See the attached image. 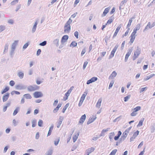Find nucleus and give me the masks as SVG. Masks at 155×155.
<instances>
[{"label": "nucleus", "mask_w": 155, "mask_h": 155, "mask_svg": "<svg viewBox=\"0 0 155 155\" xmlns=\"http://www.w3.org/2000/svg\"><path fill=\"white\" fill-rule=\"evenodd\" d=\"M128 133L126 131H125L122 134V135L120 137V141H123L126 139L127 137V136Z\"/></svg>", "instance_id": "nucleus-11"}, {"label": "nucleus", "mask_w": 155, "mask_h": 155, "mask_svg": "<svg viewBox=\"0 0 155 155\" xmlns=\"http://www.w3.org/2000/svg\"><path fill=\"white\" fill-rule=\"evenodd\" d=\"M18 40H15L11 45L9 51L10 55L13 56L14 55L16 47L18 45Z\"/></svg>", "instance_id": "nucleus-1"}, {"label": "nucleus", "mask_w": 155, "mask_h": 155, "mask_svg": "<svg viewBox=\"0 0 155 155\" xmlns=\"http://www.w3.org/2000/svg\"><path fill=\"white\" fill-rule=\"evenodd\" d=\"M26 86L22 84L16 85L15 87L16 89L19 90L25 89L26 88Z\"/></svg>", "instance_id": "nucleus-5"}, {"label": "nucleus", "mask_w": 155, "mask_h": 155, "mask_svg": "<svg viewBox=\"0 0 155 155\" xmlns=\"http://www.w3.org/2000/svg\"><path fill=\"white\" fill-rule=\"evenodd\" d=\"M86 118V116L85 114L83 115L80 118V120L79 122V123L82 124L85 120Z\"/></svg>", "instance_id": "nucleus-17"}, {"label": "nucleus", "mask_w": 155, "mask_h": 155, "mask_svg": "<svg viewBox=\"0 0 155 155\" xmlns=\"http://www.w3.org/2000/svg\"><path fill=\"white\" fill-rule=\"evenodd\" d=\"M60 139L58 138L56 139L55 140L54 142V143L55 145L57 146L60 141Z\"/></svg>", "instance_id": "nucleus-39"}, {"label": "nucleus", "mask_w": 155, "mask_h": 155, "mask_svg": "<svg viewBox=\"0 0 155 155\" xmlns=\"http://www.w3.org/2000/svg\"><path fill=\"white\" fill-rule=\"evenodd\" d=\"M117 151V149H114L109 154V155H115Z\"/></svg>", "instance_id": "nucleus-41"}, {"label": "nucleus", "mask_w": 155, "mask_h": 155, "mask_svg": "<svg viewBox=\"0 0 155 155\" xmlns=\"http://www.w3.org/2000/svg\"><path fill=\"white\" fill-rule=\"evenodd\" d=\"M9 94L8 93H7L4 94L2 97V100L3 102H5L6 101L9 97Z\"/></svg>", "instance_id": "nucleus-14"}, {"label": "nucleus", "mask_w": 155, "mask_h": 155, "mask_svg": "<svg viewBox=\"0 0 155 155\" xmlns=\"http://www.w3.org/2000/svg\"><path fill=\"white\" fill-rule=\"evenodd\" d=\"M122 134V133L120 131H118L117 136H115L114 137V139L115 140H117L119 138V137Z\"/></svg>", "instance_id": "nucleus-25"}, {"label": "nucleus", "mask_w": 155, "mask_h": 155, "mask_svg": "<svg viewBox=\"0 0 155 155\" xmlns=\"http://www.w3.org/2000/svg\"><path fill=\"white\" fill-rule=\"evenodd\" d=\"M144 120V118H142L141 120H140L138 123V124L137 125V127H138L140 126H141L143 125V123Z\"/></svg>", "instance_id": "nucleus-36"}, {"label": "nucleus", "mask_w": 155, "mask_h": 155, "mask_svg": "<svg viewBox=\"0 0 155 155\" xmlns=\"http://www.w3.org/2000/svg\"><path fill=\"white\" fill-rule=\"evenodd\" d=\"M135 18H136L135 16L134 15L131 18H130L129 19L128 24L127 25V28H128L130 27V26L131 25L133 19H135Z\"/></svg>", "instance_id": "nucleus-16"}, {"label": "nucleus", "mask_w": 155, "mask_h": 155, "mask_svg": "<svg viewBox=\"0 0 155 155\" xmlns=\"http://www.w3.org/2000/svg\"><path fill=\"white\" fill-rule=\"evenodd\" d=\"M114 135L115 134L114 132H113L109 134V138L110 139V141H111V140L112 139Z\"/></svg>", "instance_id": "nucleus-34"}, {"label": "nucleus", "mask_w": 155, "mask_h": 155, "mask_svg": "<svg viewBox=\"0 0 155 155\" xmlns=\"http://www.w3.org/2000/svg\"><path fill=\"white\" fill-rule=\"evenodd\" d=\"M127 2V1L126 0H124L121 2L120 3V5L122 6H123L124 7V4L126 3Z\"/></svg>", "instance_id": "nucleus-46"}, {"label": "nucleus", "mask_w": 155, "mask_h": 155, "mask_svg": "<svg viewBox=\"0 0 155 155\" xmlns=\"http://www.w3.org/2000/svg\"><path fill=\"white\" fill-rule=\"evenodd\" d=\"M139 133V131L138 130H137L136 132L134 133L133 135V136L136 138L138 135Z\"/></svg>", "instance_id": "nucleus-49"}, {"label": "nucleus", "mask_w": 155, "mask_h": 155, "mask_svg": "<svg viewBox=\"0 0 155 155\" xmlns=\"http://www.w3.org/2000/svg\"><path fill=\"white\" fill-rule=\"evenodd\" d=\"M54 127V125L53 124H52L51 126L50 127L49 131L48 132V134H47V136H50L51 133V132H52V130L53 129Z\"/></svg>", "instance_id": "nucleus-29"}, {"label": "nucleus", "mask_w": 155, "mask_h": 155, "mask_svg": "<svg viewBox=\"0 0 155 155\" xmlns=\"http://www.w3.org/2000/svg\"><path fill=\"white\" fill-rule=\"evenodd\" d=\"M29 44L28 43H26L23 47V49H25L28 46Z\"/></svg>", "instance_id": "nucleus-53"}, {"label": "nucleus", "mask_w": 155, "mask_h": 155, "mask_svg": "<svg viewBox=\"0 0 155 155\" xmlns=\"http://www.w3.org/2000/svg\"><path fill=\"white\" fill-rule=\"evenodd\" d=\"M33 95L34 97L36 98L41 97L43 96L41 92L39 91L35 92L33 94Z\"/></svg>", "instance_id": "nucleus-7"}, {"label": "nucleus", "mask_w": 155, "mask_h": 155, "mask_svg": "<svg viewBox=\"0 0 155 155\" xmlns=\"http://www.w3.org/2000/svg\"><path fill=\"white\" fill-rule=\"evenodd\" d=\"M9 90V87H6L3 90L1 91V93L3 94L7 91Z\"/></svg>", "instance_id": "nucleus-35"}, {"label": "nucleus", "mask_w": 155, "mask_h": 155, "mask_svg": "<svg viewBox=\"0 0 155 155\" xmlns=\"http://www.w3.org/2000/svg\"><path fill=\"white\" fill-rule=\"evenodd\" d=\"M102 101V99L101 98L99 99L98 102H97L96 105V107H97L99 108L101 105V104Z\"/></svg>", "instance_id": "nucleus-28"}, {"label": "nucleus", "mask_w": 155, "mask_h": 155, "mask_svg": "<svg viewBox=\"0 0 155 155\" xmlns=\"http://www.w3.org/2000/svg\"><path fill=\"white\" fill-rule=\"evenodd\" d=\"M21 6V5H18L16 7V8L15 9V11L17 12L18 11V10H19L20 9Z\"/></svg>", "instance_id": "nucleus-57"}, {"label": "nucleus", "mask_w": 155, "mask_h": 155, "mask_svg": "<svg viewBox=\"0 0 155 155\" xmlns=\"http://www.w3.org/2000/svg\"><path fill=\"white\" fill-rule=\"evenodd\" d=\"M68 98V91L65 93V95L64 97L63 100L64 101L67 100Z\"/></svg>", "instance_id": "nucleus-50"}, {"label": "nucleus", "mask_w": 155, "mask_h": 155, "mask_svg": "<svg viewBox=\"0 0 155 155\" xmlns=\"http://www.w3.org/2000/svg\"><path fill=\"white\" fill-rule=\"evenodd\" d=\"M150 22H149L148 23L147 25L146 26L145 29L143 30L144 32L145 31H146L147 29H148L149 28H150Z\"/></svg>", "instance_id": "nucleus-37"}, {"label": "nucleus", "mask_w": 155, "mask_h": 155, "mask_svg": "<svg viewBox=\"0 0 155 155\" xmlns=\"http://www.w3.org/2000/svg\"><path fill=\"white\" fill-rule=\"evenodd\" d=\"M96 116H93L92 117H90L87 122V124L88 125L93 122L96 119Z\"/></svg>", "instance_id": "nucleus-12"}, {"label": "nucleus", "mask_w": 155, "mask_h": 155, "mask_svg": "<svg viewBox=\"0 0 155 155\" xmlns=\"http://www.w3.org/2000/svg\"><path fill=\"white\" fill-rule=\"evenodd\" d=\"M94 150L93 147H91L86 150V152L87 153V155H89L91 152H93Z\"/></svg>", "instance_id": "nucleus-20"}, {"label": "nucleus", "mask_w": 155, "mask_h": 155, "mask_svg": "<svg viewBox=\"0 0 155 155\" xmlns=\"http://www.w3.org/2000/svg\"><path fill=\"white\" fill-rule=\"evenodd\" d=\"M97 79V78L96 77H94L88 80L87 82V84H90L96 81Z\"/></svg>", "instance_id": "nucleus-10"}, {"label": "nucleus", "mask_w": 155, "mask_h": 155, "mask_svg": "<svg viewBox=\"0 0 155 155\" xmlns=\"http://www.w3.org/2000/svg\"><path fill=\"white\" fill-rule=\"evenodd\" d=\"M54 44L57 47L59 46V40L58 39H54L53 42Z\"/></svg>", "instance_id": "nucleus-22"}, {"label": "nucleus", "mask_w": 155, "mask_h": 155, "mask_svg": "<svg viewBox=\"0 0 155 155\" xmlns=\"http://www.w3.org/2000/svg\"><path fill=\"white\" fill-rule=\"evenodd\" d=\"M140 27V24H138L135 28H135V29H136L137 31L139 30Z\"/></svg>", "instance_id": "nucleus-52"}, {"label": "nucleus", "mask_w": 155, "mask_h": 155, "mask_svg": "<svg viewBox=\"0 0 155 155\" xmlns=\"http://www.w3.org/2000/svg\"><path fill=\"white\" fill-rule=\"evenodd\" d=\"M130 95H128L127 96L125 97L124 98V101L125 102L127 101L128 100L130 99Z\"/></svg>", "instance_id": "nucleus-48"}, {"label": "nucleus", "mask_w": 155, "mask_h": 155, "mask_svg": "<svg viewBox=\"0 0 155 155\" xmlns=\"http://www.w3.org/2000/svg\"><path fill=\"white\" fill-rule=\"evenodd\" d=\"M137 113H136V112L135 111H133V112L131 113L130 115L132 116H135L137 114Z\"/></svg>", "instance_id": "nucleus-63"}, {"label": "nucleus", "mask_w": 155, "mask_h": 155, "mask_svg": "<svg viewBox=\"0 0 155 155\" xmlns=\"http://www.w3.org/2000/svg\"><path fill=\"white\" fill-rule=\"evenodd\" d=\"M18 0H15L13 1L12 2H11V4L12 5H15V4H16L17 3H18Z\"/></svg>", "instance_id": "nucleus-43"}, {"label": "nucleus", "mask_w": 155, "mask_h": 155, "mask_svg": "<svg viewBox=\"0 0 155 155\" xmlns=\"http://www.w3.org/2000/svg\"><path fill=\"white\" fill-rule=\"evenodd\" d=\"M38 89V86L36 85L30 86L27 87L28 91H32Z\"/></svg>", "instance_id": "nucleus-6"}, {"label": "nucleus", "mask_w": 155, "mask_h": 155, "mask_svg": "<svg viewBox=\"0 0 155 155\" xmlns=\"http://www.w3.org/2000/svg\"><path fill=\"white\" fill-rule=\"evenodd\" d=\"M58 100H55L54 101V102L53 104V106H56L57 105V104H58Z\"/></svg>", "instance_id": "nucleus-64"}, {"label": "nucleus", "mask_w": 155, "mask_h": 155, "mask_svg": "<svg viewBox=\"0 0 155 155\" xmlns=\"http://www.w3.org/2000/svg\"><path fill=\"white\" fill-rule=\"evenodd\" d=\"M141 49L138 47H137V49L135 51L133 57V60H135L140 55L141 53Z\"/></svg>", "instance_id": "nucleus-2"}, {"label": "nucleus", "mask_w": 155, "mask_h": 155, "mask_svg": "<svg viewBox=\"0 0 155 155\" xmlns=\"http://www.w3.org/2000/svg\"><path fill=\"white\" fill-rule=\"evenodd\" d=\"M47 43V41H44L41 43L39 45L41 46H44L46 45Z\"/></svg>", "instance_id": "nucleus-51"}, {"label": "nucleus", "mask_w": 155, "mask_h": 155, "mask_svg": "<svg viewBox=\"0 0 155 155\" xmlns=\"http://www.w3.org/2000/svg\"><path fill=\"white\" fill-rule=\"evenodd\" d=\"M77 43H76L75 41H74L71 43L70 45V46L71 47L72 46L73 47H75L77 45Z\"/></svg>", "instance_id": "nucleus-38"}, {"label": "nucleus", "mask_w": 155, "mask_h": 155, "mask_svg": "<svg viewBox=\"0 0 155 155\" xmlns=\"http://www.w3.org/2000/svg\"><path fill=\"white\" fill-rule=\"evenodd\" d=\"M113 15L111 17V18H113ZM113 21V19H112L111 18H110L107 21L106 24H110V23H111Z\"/></svg>", "instance_id": "nucleus-47"}, {"label": "nucleus", "mask_w": 155, "mask_h": 155, "mask_svg": "<svg viewBox=\"0 0 155 155\" xmlns=\"http://www.w3.org/2000/svg\"><path fill=\"white\" fill-rule=\"evenodd\" d=\"M39 21V20L37 19L35 21V23L34 24V25H33V27L32 30V33H34L36 29L37 28V25L38 23V22Z\"/></svg>", "instance_id": "nucleus-9"}, {"label": "nucleus", "mask_w": 155, "mask_h": 155, "mask_svg": "<svg viewBox=\"0 0 155 155\" xmlns=\"http://www.w3.org/2000/svg\"><path fill=\"white\" fill-rule=\"evenodd\" d=\"M24 97L27 99H31V96L30 94H25L23 95Z\"/></svg>", "instance_id": "nucleus-31"}, {"label": "nucleus", "mask_w": 155, "mask_h": 155, "mask_svg": "<svg viewBox=\"0 0 155 155\" xmlns=\"http://www.w3.org/2000/svg\"><path fill=\"white\" fill-rule=\"evenodd\" d=\"M20 107H16L15 109V110H14V111L13 112V116L15 115L18 113V112L20 110Z\"/></svg>", "instance_id": "nucleus-23"}, {"label": "nucleus", "mask_w": 155, "mask_h": 155, "mask_svg": "<svg viewBox=\"0 0 155 155\" xmlns=\"http://www.w3.org/2000/svg\"><path fill=\"white\" fill-rule=\"evenodd\" d=\"M57 1V0H52L51 3L48 4V6L49 7L50 5H52Z\"/></svg>", "instance_id": "nucleus-61"}, {"label": "nucleus", "mask_w": 155, "mask_h": 155, "mask_svg": "<svg viewBox=\"0 0 155 155\" xmlns=\"http://www.w3.org/2000/svg\"><path fill=\"white\" fill-rule=\"evenodd\" d=\"M15 84V82L13 81H11L9 82V85L11 86H13Z\"/></svg>", "instance_id": "nucleus-56"}, {"label": "nucleus", "mask_w": 155, "mask_h": 155, "mask_svg": "<svg viewBox=\"0 0 155 155\" xmlns=\"http://www.w3.org/2000/svg\"><path fill=\"white\" fill-rule=\"evenodd\" d=\"M88 63L87 61H86L84 63L83 68V69L84 70L85 68L87 66Z\"/></svg>", "instance_id": "nucleus-54"}, {"label": "nucleus", "mask_w": 155, "mask_h": 155, "mask_svg": "<svg viewBox=\"0 0 155 155\" xmlns=\"http://www.w3.org/2000/svg\"><path fill=\"white\" fill-rule=\"evenodd\" d=\"M9 45V43L8 42H7L5 44L4 46V49L3 51V53L4 54L7 52Z\"/></svg>", "instance_id": "nucleus-18"}, {"label": "nucleus", "mask_w": 155, "mask_h": 155, "mask_svg": "<svg viewBox=\"0 0 155 155\" xmlns=\"http://www.w3.org/2000/svg\"><path fill=\"white\" fill-rule=\"evenodd\" d=\"M79 131H78L75 133V134H74L73 137V139L74 142H75L77 140L78 136L79 134Z\"/></svg>", "instance_id": "nucleus-8"}, {"label": "nucleus", "mask_w": 155, "mask_h": 155, "mask_svg": "<svg viewBox=\"0 0 155 155\" xmlns=\"http://www.w3.org/2000/svg\"><path fill=\"white\" fill-rule=\"evenodd\" d=\"M36 122H37V120L35 119H34L32 120L31 121V123H32V127H34L35 126Z\"/></svg>", "instance_id": "nucleus-32"}, {"label": "nucleus", "mask_w": 155, "mask_h": 155, "mask_svg": "<svg viewBox=\"0 0 155 155\" xmlns=\"http://www.w3.org/2000/svg\"><path fill=\"white\" fill-rule=\"evenodd\" d=\"M147 87H143L140 89V92L141 93L143 91H144L145 90H146L147 89Z\"/></svg>", "instance_id": "nucleus-60"}, {"label": "nucleus", "mask_w": 155, "mask_h": 155, "mask_svg": "<svg viewBox=\"0 0 155 155\" xmlns=\"http://www.w3.org/2000/svg\"><path fill=\"white\" fill-rule=\"evenodd\" d=\"M18 75L19 78L21 79L23 78L24 73L22 71H19L18 72Z\"/></svg>", "instance_id": "nucleus-27"}, {"label": "nucleus", "mask_w": 155, "mask_h": 155, "mask_svg": "<svg viewBox=\"0 0 155 155\" xmlns=\"http://www.w3.org/2000/svg\"><path fill=\"white\" fill-rule=\"evenodd\" d=\"M61 124H62V121L61 120L59 121L57 125V127H58V128L59 127H60Z\"/></svg>", "instance_id": "nucleus-59"}, {"label": "nucleus", "mask_w": 155, "mask_h": 155, "mask_svg": "<svg viewBox=\"0 0 155 155\" xmlns=\"http://www.w3.org/2000/svg\"><path fill=\"white\" fill-rule=\"evenodd\" d=\"M53 153V150L50 149L46 151L45 155H52Z\"/></svg>", "instance_id": "nucleus-21"}, {"label": "nucleus", "mask_w": 155, "mask_h": 155, "mask_svg": "<svg viewBox=\"0 0 155 155\" xmlns=\"http://www.w3.org/2000/svg\"><path fill=\"white\" fill-rule=\"evenodd\" d=\"M110 8L109 7H108L106 8L104 10L103 14L101 16L102 17H104L105 16L106 14L108 12Z\"/></svg>", "instance_id": "nucleus-19"}, {"label": "nucleus", "mask_w": 155, "mask_h": 155, "mask_svg": "<svg viewBox=\"0 0 155 155\" xmlns=\"http://www.w3.org/2000/svg\"><path fill=\"white\" fill-rule=\"evenodd\" d=\"M131 37V38L130 40V43H131V44H132L134 41L135 37L134 36H133V37Z\"/></svg>", "instance_id": "nucleus-55"}, {"label": "nucleus", "mask_w": 155, "mask_h": 155, "mask_svg": "<svg viewBox=\"0 0 155 155\" xmlns=\"http://www.w3.org/2000/svg\"><path fill=\"white\" fill-rule=\"evenodd\" d=\"M61 104H59L56 108L53 110V112L54 113L57 112L59 110V108L61 107Z\"/></svg>", "instance_id": "nucleus-26"}, {"label": "nucleus", "mask_w": 155, "mask_h": 155, "mask_svg": "<svg viewBox=\"0 0 155 155\" xmlns=\"http://www.w3.org/2000/svg\"><path fill=\"white\" fill-rule=\"evenodd\" d=\"M117 75V73L115 71H114L112 72V73L110 75L109 78L113 79Z\"/></svg>", "instance_id": "nucleus-24"}, {"label": "nucleus", "mask_w": 155, "mask_h": 155, "mask_svg": "<svg viewBox=\"0 0 155 155\" xmlns=\"http://www.w3.org/2000/svg\"><path fill=\"white\" fill-rule=\"evenodd\" d=\"M87 94V93L86 92H84V94L82 95V96L81 98V100L84 101L85 98Z\"/></svg>", "instance_id": "nucleus-30"}, {"label": "nucleus", "mask_w": 155, "mask_h": 155, "mask_svg": "<svg viewBox=\"0 0 155 155\" xmlns=\"http://www.w3.org/2000/svg\"><path fill=\"white\" fill-rule=\"evenodd\" d=\"M68 107V104H67L65 107L63 108L62 112L63 113H64L65 112V110H66V109L67 108V107Z\"/></svg>", "instance_id": "nucleus-58"}, {"label": "nucleus", "mask_w": 155, "mask_h": 155, "mask_svg": "<svg viewBox=\"0 0 155 155\" xmlns=\"http://www.w3.org/2000/svg\"><path fill=\"white\" fill-rule=\"evenodd\" d=\"M6 29V26L4 25H0V33Z\"/></svg>", "instance_id": "nucleus-33"}, {"label": "nucleus", "mask_w": 155, "mask_h": 155, "mask_svg": "<svg viewBox=\"0 0 155 155\" xmlns=\"http://www.w3.org/2000/svg\"><path fill=\"white\" fill-rule=\"evenodd\" d=\"M118 47V45L117 44L115 46L113 50L111 52L109 56V59H110L114 56V53L116 51V50H117Z\"/></svg>", "instance_id": "nucleus-4"}, {"label": "nucleus", "mask_w": 155, "mask_h": 155, "mask_svg": "<svg viewBox=\"0 0 155 155\" xmlns=\"http://www.w3.org/2000/svg\"><path fill=\"white\" fill-rule=\"evenodd\" d=\"M132 49H129L128 50V52H127V54L126 55L125 59V61L127 62V61L128 58L130 56V55L132 51Z\"/></svg>", "instance_id": "nucleus-13"}, {"label": "nucleus", "mask_w": 155, "mask_h": 155, "mask_svg": "<svg viewBox=\"0 0 155 155\" xmlns=\"http://www.w3.org/2000/svg\"><path fill=\"white\" fill-rule=\"evenodd\" d=\"M141 109V107L140 106H137L136 107L134 108V111L135 112H137L139 110H140Z\"/></svg>", "instance_id": "nucleus-45"}, {"label": "nucleus", "mask_w": 155, "mask_h": 155, "mask_svg": "<svg viewBox=\"0 0 155 155\" xmlns=\"http://www.w3.org/2000/svg\"><path fill=\"white\" fill-rule=\"evenodd\" d=\"M43 124V121L41 120H39L38 122V124L39 127L42 126V124Z\"/></svg>", "instance_id": "nucleus-42"}, {"label": "nucleus", "mask_w": 155, "mask_h": 155, "mask_svg": "<svg viewBox=\"0 0 155 155\" xmlns=\"http://www.w3.org/2000/svg\"><path fill=\"white\" fill-rule=\"evenodd\" d=\"M64 31L65 32H66L68 31V21L66 23L64 27Z\"/></svg>", "instance_id": "nucleus-40"}, {"label": "nucleus", "mask_w": 155, "mask_h": 155, "mask_svg": "<svg viewBox=\"0 0 155 155\" xmlns=\"http://www.w3.org/2000/svg\"><path fill=\"white\" fill-rule=\"evenodd\" d=\"M121 27V25H120L119 26H118L116 30L115 31L114 34V35L113 36V38H114V37H115L117 35L118 32L119 30L120 29V28Z\"/></svg>", "instance_id": "nucleus-15"}, {"label": "nucleus", "mask_w": 155, "mask_h": 155, "mask_svg": "<svg viewBox=\"0 0 155 155\" xmlns=\"http://www.w3.org/2000/svg\"><path fill=\"white\" fill-rule=\"evenodd\" d=\"M68 39V35H64L62 38L61 40V44L59 46V48H61L63 45L64 44L65 42H66Z\"/></svg>", "instance_id": "nucleus-3"}, {"label": "nucleus", "mask_w": 155, "mask_h": 155, "mask_svg": "<svg viewBox=\"0 0 155 155\" xmlns=\"http://www.w3.org/2000/svg\"><path fill=\"white\" fill-rule=\"evenodd\" d=\"M74 88V87L73 86H72L71 87L69 90H68V96L69 95V94L71 93Z\"/></svg>", "instance_id": "nucleus-62"}, {"label": "nucleus", "mask_w": 155, "mask_h": 155, "mask_svg": "<svg viewBox=\"0 0 155 155\" xmlns=\"http://www.w3.org/2000/svg\"><path fill=\"white\" fill-rule=\"evenodd\" d=\"M114 83V81L113 80L111 81H110V83L109 87H108L109 89H110V88H111L112 87Z\"/></svg>", "instance_id": "nucleus-44"}]
</instances>
